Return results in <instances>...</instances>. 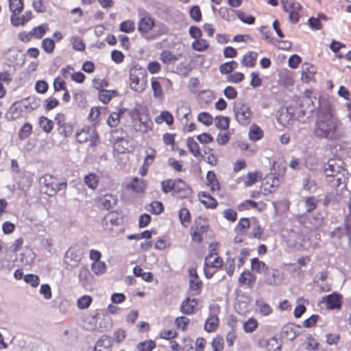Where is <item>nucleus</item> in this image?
Returning a JSON list of instances; mask_svg holds the SVG:
<instances>
[{"mask_svg": "<svg viewBox=\"0 0 351 351\" xmlns=\"http://www.w3.org/2000/svg\"><path fill=\"white\" fill-rule=\"evenodd\" d=\"M197 304V300L187 298L182 302L180 306V311L184 314L191 315L195 313Z\"/></svg>", "mask_w": 351, "mask_h": 351, "instance_id": "29", "label": "nucleus"}, {"mask_svg": "<svg viewBox=\"0 0 351 351\" xmlns=\"http://www.w3.org/2000/svg\"><path fill=\"white\" fill-rule=\"evenodd\" d=\"M81 255L75 247H71L66 251L64 257V263L66 268H74L78 266L81 261Z\"/></svg>", "mask_w": 351, "mask_h": 351, "instance_id": "16", "label": "nucleus"}, {"mask_svg": "<svg viewBox=\"0 0 351 351\" xmlns=\"http://www.w3.org/2000/svg\"><path fill=\"white\" fill-rule=\"evenodd\" d=\"M186 146L190 153L195 158H198L202 156L200 147L193 137L187 138Z\"/></svg>", "mask_w": 351, "mask_h": 351, "instance_id": "37", "label": "nucleus"}, {"mask_svg": "<svg viewBox=\"0 0 351 351\" xmlns=\"http://www.w3.org/2000/svg\"><path fill=\"white\" fill-rule=\"evenodd\" d=\"M319 199L315 196L307 197L304 199V207L307 213H311L317 207Z\"/></svg>", "mask_w": 351, "mask_h": 351, "instance_id": "50", "label": "nucleus"}, {"mask_svg": "<svg viewBox=\"0 0 351 351\" xmlns=\"http://www.w3.org/2000/svg\"><path fill=\"white\" fill-rule=\"evenodd\" d=\"M116 91H110L108 90H101L99 93V100L105 104H108L112 99L113 95H115Z\"/></svg>", "mask_w": 351, "mask_h": 351, "instance_id": "62", "label": "nucleus"}, {"mask_svg": "<svg viewBox=\"0 0 351 351\" xmlns=\"http://www.w3.org/2000/svg\"><path fill=\"white\" fill-rule=\"evenodd\" d=\"M283 10L286 12L291 10H301L302 6L300 3L293 1V0H280Z\"/></svg>", "mask_w": 351, "mask_h": 351, "instance_id": "51", "label": "nucleus"}, {"mask_svg": "<svg viewBox=\"0 0 351 351\" xmlns=\"http://www.w3.org/2000/svg\"><path fill=\"white\" fill-rule=\"evenodd\" d=\"M197 121L206 126H210L213 122V118L208 112H202L197 115Z\"/></svg>", "mask_w": 351, "mask_h": 351, "instance_id": "63", "label": "nucleus"}, {"mask_svg": "<svg viewBox=\"0 0 351 351\" xmlns=\"http://www.w3.org/2000/svg\"><path fill=\"white\" fill-rule=\"evenodd\" d=\"M205 158L204 160L211 165L212 167L217 166L219 163L218 155L215 152L212 148H207L204 150Z\"/></svg>", "mask_w": 351, "mask_h": 351, "instance_id": "40", "label": "nucleus"}, {"mask_svg": "<svg viewBox=\"0 0 351 351\" xmlns=\"http://www.w3.org/2000/svg\"><path fill=\"white\" fill-rule=\"evenodd\" d=\"M265 282L269 285H277L282 281L280 272L277 269L269 268L265 273Z\"/></svg>", "mask_w": 351, "mask_h": 351, "instance_id": "26", "label": "nucleus"}, {"mask_svg": "<svg viewBox=\"0 0 351 351\" xmlns=\"http://www.w3.org/2000/svg\"><path fill=\"white\" fill-rule=\"evenodd\" d=\"M125 111V109L120 108L117 112H111L107 119V124L111 128L117 127L119 124L121 117Z\"/></svg>", "mask_w": 351, "mask_h": 351, "instance_id": "35", "label": "nucleus"}, {"mask_svg": "<svg viewBox=\"0 0 351 351\" xmlns=\"http://www.w3.org/2000/svg\"><path fill=\"white\" fill-rule=\"evenodd\" d=\"M263 137V131L256 125H252L249 131V138L251 141L256 142L261 140Z\"/></svg>", "mask_w": 351, "mask_h": 351, "instance_id": "48", "label": "nucleus"}, {"mask_svg": "<svg viewBox=\"0 0 351 351\" xmlns=\"http://www.w3.org/2000/svg\"><path fill=\"white\" fill-rule=\"evenodd\" d=\"M42 180L44 193L49 196H53L58 191L65 190L67 187L66 182H59L51 174L46 173L40 178Z\"/></svg>", "mask_w": 351, "mask_h": 351, "instance_id": "7", "label": "nucleus"}, {"mask_svg": "<svg viewBox=\"0 0 351 351\" xmlns=\"http://www.w3.org/2000/svg\"><path fill=\"white\" fill-rule=\"evenodd\" d=\"M258 53L254 51H248L244 54L241 60V64L246 66L252 68L256 64Z\"/></svg>", "mask_w": 351, "mask_h": 351, "instance_id": "33", "label": "nucleus"}, {"mask_svg": "<svg viewBox=\"0 0 351 351\" xmlns=\"http://www.w3.org/2000/svg\"><path fill=\"white\" fill-rule=\"evenodd\" d=\"M206 185L213 193L221 189V184L214 171H208L206 176Z\"/></svg>", "mask_w": 351, "mask_h": 351, "instance_id": "21", "label": "nucleus"}, {"mask_svg": "<svg viewBox=\"0 0 351 351\" xmlns=\"http://www.w3.org/2000/svg\"><path fill=\"white\" fill-rule=\"evenodd\" d=\"M256 276L249 270L243 271L239 277V285L245 288H252L255 284Z\"/></svg>", "mask_w": 351, "mask_h": 351, "instance_id": "24", "label": "nucleus"}, {"mask_svg": "<svg viewBox=\"0 0 351 351\" xmlns=\"http://www.w3.org/2000/svg\"><path fill=\"white\" fill-rule=\"evenodd\" d=\"M121 219L118 214L114 212H110L106 214L101 221V225L104 230L108 232L114 231L121 224Z\"/></svg>", "mask_w": 351, "mask_h": 351, "instance_id": "14", "label": "nucleus"}, {"mask_svg": "<svg viewBox=\"0 0 351 351\" xmlns=\"http://www.w3.org/2000/svg\"><path fill=\"white\" fill-rule=\"evenodd\" d=\"M151 87L153 90L154 98L161 99L164 97L163 90L160 83L155 77L151 80Z\"/></svg>", "mask_w": 351, "mask_h": 351, "instance_id": "45", "label": "nucleus"}, {"mask_svg": "<svg viewBox=\"0 0 351 351\" xmlns=\"http://www.w3.org/2000/svg\"><path fill=\"white\" fill-rule=\"evenodd\" d=\"M298 305L295 307L293 315L295 317H300L306 311V308L304 303L308 304V300L300 298L297 301Z\"/></svg>", "mask_w": 351, "mask_h": 351, "instance_id": "53", "label": "nucleus"}, {"mask_svg": "<svg viewBox=\"0 0 351 351\" xmlns=\"http://www.w3.org/2000/svg\"><path fill=\"white\" fill-rule=\"evenodd\" d=\"M215 126L220 130H227L230 125V119L227 117L217 116L215 119Z\"/></svg>", "mask_w": 351, "mask_h": 351, "instance_id": "59", "label": "nucleus"}, {"mask_svg": "<svg viewBox=\"0 0 351 351\" xmlns=\"http://www.w3.org/2000/svg\"><path fill=\"white\" fill-rule=\"evenodd\" d=\"M197 197L202 204L207 209H215L218 206L217 200L207 191H199Z\"/></svg>", "mask_w": 351, "mask_h": 351, "instance_id": "20", "label": "nucleus"}, {"mask_svg": "<svg viewBox=\"0 0 351 351\" xmlns=\"http://www.w3.org/2000/svg\"><path fill=\"white\" fill-rule=\"evenodd\" d=\"M49 30V26L47 23H43L37 27H33L30 32L33 38L41 39Z\"/></svg>", "mask_w": 351, "mask_h": 351, "instance_id": "43", "label": "nucleus"}, {"mask_svg": "<svg viewBox=\"0 0 351 351\" xmlns=\"http://www.w3.org/2000/svg\"><path fill=\"white\" fill-rule=\"evenodd\" d=\"M263 178V173L260 170L248 172L245 176L242 177L245 187H250L261 180Z\"/></svg>", "mask_w": 351, "mask_h": 351, "instance_id": "27", "label": "nucleus"}, {"mask_svg": "<svg viewBox=\"0 0 351 351\" xmlns=\"http://www.w3.org/2000/svg\"><path fill=\"white\" fill-rule=\"evenodd\" d=\"M147 186V183L145 180L134 177L132 178L130 182L127 184L126 188L136 193H143Z\"/></svg>", "mask_w": 351, "mask_h": 351, "instance_id": "25", "label": "nucleus"}, {"mask_svg": "<svg viewBox=\"0 0 351 351\" xmlns=\"http://www.w3.org/2000/svg\"><path fill=\"white\" fill-rule=\"evenodd\" d=\"M189 273L190 276V289L193 291H197V293H199L202 287V282L200 280L197 275V269L191 267L189 269Z\"/></svg>", "mask_w": 351, "mask_h": 351, "instance_id": "28", "label": "nucleus"}, {"mask_svg": "<svg viewBox=\"0 0 351 351\" xmlns=\"http://www.w3.org/2000/svg\"><path fill=\"white\" fill-rule=\"evenodd\" d=\"M147 210L152 214L159 215L164 210V206L161 202L154 201L148 205Z\"/></svg>", "mask_w": 351, "mask_h": 351, "instance_id": "57", "label": "nucleus"}, {"mask_svg": "<svg viewBox=\"0 0 351 351\" xmlns=\"http://www.w3.org/2000/svg\"><path fill=\"white\" fill-rule=\"evenodd\" d=\"M156 26L154 18L149 14L142 16L138 22L137 29L141 35L147 40H154L158 36L165 34L166 31L158 34H151L150 32Z\"/></svg>", "mask_w": 351, "mask_h": 351, "instance_id": "8", "label": "nucleus"}, {"mask_svg": "<svg viewBox=\"0 0 351 351\" xmlns=\"http://www.w3.org/2000/svg\"><path fill=\"white\" fill-rule=\"evenodd\" d=\"M55 122L58 126L59 134L64 136H70L73 132V125L66 121V115L64 113L58 112L54 118Z\"/></svg>", "mask_w": 351, "mask_h": 351, "instance_id": "13", "label": "nucleus"}, {"mask_svg": "<svg viewBox=\"0 0 351 351\" xmlns=\"http://www.w3.org/2000/svg\"><path fill=\"white\" fill-rule=\"evenodd\" d=\"M238 66V63L236 61H230L225 62L220 65L219 71L222 74H229L232 72Z\"/></svg>", "mask_w": 351, "mask_h": 351, "instance_id": "56", "label": "nucleus"}, {"mask_svg": "<svg viewBox=\"0 0 351 351\" xmlns=\"http://www.w3.org/2000/svg\"><path fill=\"white\" fill-rule=\"evenodd\" d=\"M314 134L319 138L339 140L343 134L342 123L333 112H320L315 123Z\"/></svg>", "mask_w": 351, "mask_h": 351, "instance_id": "1", "label": "nucleus"}, {"mask_svg": "<svg viewBox=\"0 0 351 351\" xmlns=\"http://www.w3.org/2000/svg\"><path fill=\"white\" fill-rule=\"evenodd\" d=\"M157 156V151L152 147H149L145 150L143 164L151 166L155 161Z\"/></svg>", "mask_w": 351, "mask_h": 351, "instance_id": "44", "label": "nucleus"}, {"mask_svg": "<svg viewBox=\"0 0 351 351\" xmlns=\"http://www.w3.org/2000/svg\"><path fill=\"white\" fill-rule=\"evenodd\" d=\"M79 280L83 287H86L91 283L93 276L87 267H82L79 272Z\"/></svg>", "mask_w": 351, "mask_h": 351, "instance_id": "41", "label": "nucleus"}, {"mask_svg": "<svg viewBox=\"0 0 351 351\" xmlns=\"http://www.w3.org/2000/svg\"><path fill=\"white\" fill-rule=\"evenodd\" d=\"M114 150L118 154L130 152L134 149L126 136V132L122 128L111 131Z\"/></svg>", "mask_w": 351, "mask_h": 351, "instance_id": "6", "label": "nucleus"}, {"mask_svg": "<svg viewBox=\"0 0 351 351\" xmlns=\"http://www.w3.org/2000/svg\"><path fill=\"white\" fill-rule=\"evenodd\" d=\"M59 104L58 99L53 97H49L44 101L43 108L46 111H50L58 107Z\"/></svg>", "mask_w": 351, "mask_h": 351, "instance_id": "61", "label": "nucleus"}, {"mask_svg": "<svg viewBox=\"0 0 351 351\" xmlns=\"http://www.w3.org/2000/svg\"><path fill=\"white\" fill-rule=\"evenodd\" d=\"M259 345L261 347H265L268 350H280L281 343L276 337H273L269 339H262L259 340Z\"/></svg>", "mask_w": 351, "mask_h": 351, "instance_id": "31", "label": "nucleus"}, {"mask_svg": "<svg viewBox=\"0 0 351 351\" xmlns=\"http://www.w3.org/2000/svg\"><path fill=\"white\" fill-rule=\"evenodd\" d=\"M208 228L209 224L206 220L200 217L197 219L190 229L192 242L197 244L202 243Z\"/></svg>", "mask_w": 351, "mask_h": 351, "instance_id": "9", "label": "nucleus"}, {"mask_svg": "<svg viewBox=\"0 0 351 351\" xmlns=\"http://www.w3.org/2000/svg\"><path fill=\"white\" fill-rule=\"evenodd\" d=\"M33 17L32 12L27 10L21 16L19 14L11 15L10 22L14 27L25 26Z\"/></svg>", "mask_w": 351, "mask_h": 351, "instance_id": "23", "label": "nucleus"}, {"mask_svg": "<svg viewBox=\"0 0 351 351\" xmlns=\"http://www.w3.org/2000/svg\"><path fill=\"white\" fill-rule=\"evenodd\" d=\"M317 68L312 64L305 62L302 66L301 80L306 84L315 82Z\"/></svg>", "mask_w": 351, "mask_h": 351, "instance_id": "18", "label": "nucleus"}, {"mask_svg": "<svg viewBox=\"0 0 351 351\" xmlns=\"http://www.w3.org/2000/svg\"><path fill=\"white\" fill-rule=\"evenodd\" d=\"M76 141L79 143H89L90 147H95L99 142V135L95 128L84 126L75 134Z\"/></svg>", "mask_w": 351, "mask_h": 351, "instance_id": "10", "label": "nucleus"}, {"mask_svg": "<svg viewBox=\"0 0 351 351\" xmlns=\"http://www.w3.org/2000/svg\"><path fill=\"white\" fill-rule=\"evenodd\" d=\"M235 117L238 122L243 125L250 124L252 112L247 104L239 103L234 106Z\"/></svg>", "mask_w": 351, "mask_h": 351, "instance_id": "12", "label": "nucleus"}, {"mask_svg": "<svg viewBox=\"0 0 351 351\" xmlns=\"http://www.w3.org/2000/svg\"><path fill=\"white\" fill-rule=\"evenodd\" d=\"M256 306L258 312L263 315H269L272 312L270 305L262 299L256 301Z\"/></svg>", "mask_w": 351, "mask_h": 351, "instance_id": "49", "label": "nucleus"}, {"mask_svg": "<svg viewBox=\"0 0 351 351\" xmlns=\"http://www.w3.org/2000/svg\"><path fill=\"white\" fill-rule=\"evenodd\" d=\"M281 184V178L276 173H269L263 179L261 184L263 194L267 195L276 191Z\"/></svg>", "mask_w": 351, "mask_h": 351, "instance_id": "11", "label": "nucleus"}, {"mask_svg": "<svg viewBox=\"0 0 351 351\" xmlns=\"http://www.w3.org/2000/svg\"><path fill=\"white\" fill-rule=\"evenodd\" d=\"M32 133V125L29 123L23 125L19 131V138L21 140L28 138Z\"/></svg>", "mask_w": 351, "mask_h": 351, "instance_id": "58", "label": "nucleus"}, {"mask_svg": "<svg viewBox=\"0 0 351 351\" xmlns=\"http://www.w3.org/2000/svg\"><path fill=\"white\" fill-rule=\"evenodd\" d=\"M209 47L208 42L204 38L196 39L192 43V48L197 51H205Z\"/></svg>", "mask_w": 351, "mask_h": 351, "instance_id": "54", "label": "nucleus"}, {"mask_svg": "<svg viewBox=\"0 0 351 351\" xmlns=\"http://www.w3.org/2000/svg\"><path fill=\"white\" fill-rule=\"evenodd\" d=\"M154 121L158 125H161L163 123H165L169 128H171V126L173 125L174 123V118L170 112L167 110H163L160 112V114L157 115L154 118Z\"/></svg>", "mask_w": 351, "mask_h": 351, "instance_id": "30", "label": "nucleus"}, {"mask_svg": "<svg viewBox=\"0 0 351 351\" xmlns=\"http://www.w3.org/2000/svg\"><path fill=\"white\" fill-rule=\"evenodd\" d=\"M179 219L181 224L184 227H187L191 220L189 210L186 208H182L179 211Z\"/></svg>", "mask_w": 351, "mask_h": 351, "instance_id": "52", "label": "nucleus"}, {"mask_svg": "<svg viewBox=\"0 0 351 351\" xmlns=\"http://www.w3.org/2000/svg\"><path fill=\"white\" fill-rule=\"evenodd\" d=\"M38 125L40 128L46 133H50L53 128V122L47 117L40 116L38 118Z\"/></svg>", "mask_w": 351, "mask_h": 351, "instance_id": "46", "label": "nucleus"}, {"mask_svg": "<svg viewBox=\"0 0 351 351\" xmlns=\"http://www.w3.org/2000/svg\"><path fill=\"white\" fill-rule=\"evenodd\" d=\"M238 10L226 7H221L219 10L221 17L227 21H234L237 18Z\"/></svg>", "mask_w": 351, "mask_h": 351, "instance_id": "36", "label": "nucleus"}, {"mask_svg": "<svg viewBox=\"0 0 351 351\" xmlns=\"http://www.w3.org/2000/svg\"><path fill=\"white\" fill-rule=\"evenodd\" d=\"M250 263L252 271L258 274L262 272H264L265 274L269 267L265 262L259 260L258 258H252L250 260Z\"/></svg>", "mask_w": 351, "mask_h": 351, "instance_id": "38", "label": "nucleus"}, {"mask_svg": "<svg viewBox=\"0 0 351 351\" xmlns=\"http://www.w3.org/2000/svg\"><path fill=\"white\" fill-rule=\"evenodd\" d=\"M40 106V99L35 96H29L12 104L8 110L11 120H16L25 117L37 109Z\"/></svg>", "mask_w": 351, "mask_h": 351, "instance_id": "3", "label": "nucleus"}, {"mask_svg": "<svg viewBox=\"0 0 351 351\" xmlns=\"http://www.w3.org/2000/svg\"><path fill=\"white\" fill-rule=\"evenodd\" d=\"M323 300L328 310H339L343 304L342 295L336 292L323 298Z\"/></svg>", "mask_w": 351, "mask_h": 351, "instance_id": "17", "label": "nucleus"}, {"mask_svg": "<svg viewBox=\"0 0 351 351\" xmlns=\"http://www.w3.org/2000/svg\"><path fill=\"white\" fill-rule=\"evenodd\" d=\"M93 299L90 295H85L80 297L77 301V306L80 309H85L90 306Z\"/></svg>", "mask_w": 351, "mask_h": 351, "instance_id": "64", "label": "nucleus"}, {"mask_svg": "<svg viewBox=\"0 0 351 351\" xmlns=\"http://www.w3.org/2000/svg\"><path fill=\"white\" fill-rule=\"evenodd\" d=\"M96 202L100 208L109 210L112 208L117 203V198L112 194H105L96 199Z\"/></svg>", "mask_w": 351, "mask_h": 351, "instance_id": "19", "label": "nucleus"}, {"mask_svg": "<svg viewBox=\"0 0 351 351\" xmlns=\"http://www.w3.org/2000/svg\"><path fill=\"white\" fill-rule=\"evenodd\" d=\"M42 49L47 54H52L56 49L55 40L51 38H45L41 42Z\"/></svg>", "mask_w": 351, "mask_h": 351, "instance_id": "47", "label": "nucleus"}, {"mask_svg": "<svg viewBox=\"0 0 351 351\" xmlns=\"http://www.w3.org/2000/svg\"><path fill=\"white\" fill-rule=\"evenodd\" d=\"M135 29L134 22L132 20H127L121 22L119 25V30L125 33H132Z\"/></svg>", "mask_w": 351, "mask_h": 351, "instance_id": "60", "label": "nucleus"}, {"mask_svg": "<svg viewBox=\"0 0 351 351\" xmlns=\"http://www.w3.org/2000/svg\"><path fill=\"white\" fill-rule=\"evenodd\" d=\"M178 56L169 50H163L160 54V61L166 65L174 64Z\"/></svg>", "mask_w": 351, "mask_h": 351, "instance_id": "34", "label": "nucleus"}, {"mask_svg": "<svg viewBox=\"0 0 351 351\" xmlns=\"http://www.w3.org/2000/svg\"><path fill=\"white\" fill-rule=\"evenodd\" d=\"M112 340L108 336H102L96 343L94 351H109Z\"/></svg>", "mask_w": 351, "mask_h": 351, "instance_id": "32", "label": "nucleus"}, {"mask_svg": "<svg viewBox=\"0 0 351 351\" xmlns=\"http://www.w3.org/2000/svg\"><path fill=\"white\" fill-rule=\"evenodd\" d=\"M218 243H212L208 247V253L205 257L204 271L207 278H211L213 274L222 269L224 262L219 254Z\"/></svg>", "mask_w": 351, "mask_h": 351, "instance_id": "4", "label": "nucleus"}, {"mask_svg": "<svg viewBox=\"0 0 351 351\" xmlns=\"http://www.w3.org/2000/svg\"><path fill=\"white\" fill-rule=\"evenodd\" d=\"M267 208V204L263 201L259 202H256L251 199H246L237 206V209L239 211H244L247 210H250V208H255L258 211L261 212L265 210Z\"/></svg>", "mask_w": 351, "mask_h": 351, "instance_id": "22", "label": "nucleus"}, {"mask_svg": "<svg viewBox=\"0 0 351 351\" xmlns=\"http://www.w3.org/2000/svg\"><path fill=\"white\" fill-rule=\"evenodd\" d=\"M130 86L134 91L142 93L147 87V73L141 66L134 65L130 70Z\"/></svg>", "mask_w": 351, "mask_h": 351, "instance_id": "5", "label": "nucleus"}, {"mask_svg": "<svg viewBox=\"0 0 351 351\" xmlns=\"http://www.w3.org/2000/svg\"><path fill=\"white\" fill-rule=\"evenodd\" d=\"M84 182L89 189L95 190L99 185V178L96 173H90L84 176Z\"/></svg>", "mask_w": 351, "mask_h": 351, "instance_id": "39", "label": "nucleus"}, {"mask_svg": "<svg viewBox=\"0 0 351 351\" xmlns=\"http://www.w3.org/2000/svg\"><path fill=\"white\" fill-rule=\"evenodd\" d=\"M90 268L95 275H101L106 272V265L104 261H98L93 262Z\"/></svg>", "mask_w": 351, "mask_h": 351, "instance_id": "55", "label": "nucleus"}, {"mask_svg": "<svg viewBox=\"0 0 351 351\" xmlns=\"http://www.w3.org/2000/svg\"><path fill=\"white\" fill-rule=\"evenodd\" d=\"M11 15L20 14L24 9L23 0H8Z\"/></svg>", "mask_w": 351, "mask_h": 351, "instance_id": "42", "label": "nucleus"}, {"mask_svg": "<svg viewBox=\"0 0 351 351\" xmlns=\"http://www.w3.org/2000/svg\"><path fill=\"white\" fill-rule=\"evenodd\" d=\"M132 127L134 130L141 134H146L153 130L154 124L149 117H141L138 115L132 119Z\"/></svg>", "mask_w": 351, "mask_h": 351, "instance_id": "15", "label": "nucleus"}, {"mask_svg": "<svg viewBox=\"0 0 351 351\" xmlns=\"http://www.w3.org/2000/svg\"><path fill=\"white\" fill-rule=\"evenodd\" d=\"M161 190L166 194L171 193L173 196L179 199L190 198L193 193L191 186L181 178L162 180Z\"/></svg>", "mask_w": 351, "mask_h": 351, "instance_id": "2", "label": "nucleus"}]
</instances>
